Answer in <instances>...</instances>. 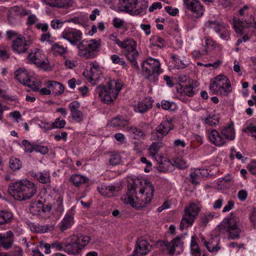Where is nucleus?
Wrapping results in <instances>:
<instances>
[{"label": "nucleus", "instance_id": "3", "mask_svg": "<svg viewBox=\"0 0 256 256\" xmlns=\"http://www.w3.org/2000/svg\"><path fill=\"white\" fill-rule=\"evenodd\" d=\"M122 87L120 80H111L108 82V86H98L96 92L98 94L101 100L106 104L114 101Z\"/></svg>", "mask_w": 256, "mask_h": 256}, {"label": "nucleus", "instance_id": "32", "mask_svg": "<svg viewBox=\"0 0 256 256\" xmlns=\"http://www.w3.org/2000/svg\"><path fill=\"white\" fill-rule=\"evenodd\" d=\"M124 55L127 58L128 60L132 64V66L136 69L138 70L139 66L136 62V58L138 56V52L136 50L130 52H126L124 53Z\"/></svg>", "mask_w": 256, "mask_h": 256}, {"label": "nucleus", "instance_id": "17", "mask_svg": "<svg viewBox=\"0 0 256 256\" xmlns=\"http://www.w3.org/2000/svg\"><path fill=\"white\" fill-rule=\"evenodd\" d=\"M82 34L78 30L71 29L62 32V38L68 40L72 45L76 46L80 42Z\"/></svg>", "mask_w": 256, "mask_h": 256}, {"label": "nucleus", "instance_id": "46", "mask_svg": "<svg viewBox=\"0 0 256 256\" xmlns=\"http://www.w3.org/2000/svg\"><path fill=\"white\" fill-rule=\"evenodd\" d=\"M203 120H204L206 124H208L212 126H216L219 123V118L213 116H209L204 118Z\"/></svg>", "mask_w": 256, "mask_h": 256}, {"label": "nucleus", "instance_id": "21", "mask_svg": "<svg viewBox=\"0 0 256 256\" xmlns=\"http://www.w3.org/2000/svg\"><path fill=\"white\" fill-rule=\"evenodd\" d=\"M80 107V104L77 101H74L68 105L72 117L77 122L82 121L84 117L82 112L78 110Z\"/></svg>", "mask_w": 256, "mask_h": 256}, {"label": "nucleus", "instance_id": "19", "mask_svg": "<svg viewBox=\"0 0 256 256\" xmlns=\"http://www.w3.org/2000/svg\"><path fill=\"white\" fill-rule=\"evenodd\" d=\"M205 26L213 29L216 33L220 32V36L223 40H226L230 36L229 32L224 30L218 21L209 20L206 23Z\"/></svg>", "mask_w": 256, "mask_h": 256}, {"label": "nucleus", "instance_id": "57", "mask_svg": "<svg viewBox=\"0 0 256 256\" xmlns=\"http://www.w3.org/2000/svg\"><path fill=\"white\" fill-rule=\"evenodd\" d=\"M30 230L36 233H43L42 226L39 224H32L30 225Z\"/></svg>", "mask_w": 256, "mask_h": 256}, {"label": "nucleus", "instance_id": "36", "mask_svg": "<svg viewBox=\"0 0 256 256\" xmlns=\"http://www.w3.org/2000/svg\"><path fill=\"white\" fill-rule=\"evenodd\" d=\"M12 214L8 211L2 210L0 212V225L8 224L10 222Z\"/></svg>", "mask_w": 256, "mask_h": 256}, {"label": "nucleus", "instance_id": "37", "mask_svg": "<svg viewBox=\"0 0 256 256\" xmlns=\"http://www.w3.org/2000/svg\"><path fill=\"white\" fill-rule=\"evenodd\" d=\"M217 90V94H220L223 96H228V94L232 90L230 81H228L226 84H223L222 86L220 87V88H218Z\"/></svg>", "mask_w": 256, "mask_h": 256}, {"label": "nucleus", "instance_id": "38", "mask_svg": "<svg viewBox=\"0 0 256 256\" xmlns=\"http://www.w3.org/2000/svg\"><path fill=\"white\" fill-rule=\"evenodd\" d=\"M214 216V212H206L200 215V224L206 226Z\"/></svg>", "mask_w": 256, "mask_h": 256}, {"label": "nucleus", "instance_id": "4", "mask_svg": "<svg viewBox=\"0 0 256 256\" xmlns=\"http://www.w3.org/2000/svg\"><path fill=\"white\" fill-rule=\"evenodd\" d=\"M142 74L146 79L156 84L162 70L160 61L150 58L144 60L142 64Z\"/></svg>", "mask_w": 256, "mask_h": 256}, {"label": "nucleus", "instance_id": "28", "mask_svg": "<svg viewBox=\"0 0 256 256\" xmlns=\"http://www.w3.org/2000/svg\"><path fill=\"white\" fill-rule=\"evenodd\" d=\"M220 134L226 139L229 140H232L235 138V132L232 124H230L222 128Z\"/></svg>", "mask_w": 256, "mask_h": 256}, {"label": "nucleus", "instance_id": "30", "mask_svg": "<svg viewBox=\"0 0 256 256\" xmlns=\"http://www.w3.org/2000/svg\"><path fill=\"white\" fill-rule=\"evenodd\" d=\"M47 87L48 88H52V92L54 94H60L64 91V86L60 83L55 81H49Z\"/></svg>", "mask_w": 256, "mask_h": 256}, {"label": "nucleus", "instance_id": "49", "mask_svg": "<svg viewBox=\"0 0 256 256\" xmlns=\"http://www.w3.org/2000/svg\"><path fill=\"white\" fill-rule=\"evenodd\" d=\"M110 164L112 166H116L120 163L121 158L118 154H113L110 156Z\"/></svg>", "mask_w": 256, "mask_h": 256}, {"label": "nucleus", "instance_id": "25", "mask_svg": "<svg viewBox=\"0 0 256 256\" xmlns=\"http://www.w3.org/2000/svg\"><path fill=\"white\" fill-rule=\"evenodd\" d=\"M229 80L226 76L219 75L215 78L214 80L210 84V89L213 92L214 94H217V90L222 86L223 84H226V82Z\"/></svg>", "mask_w": 256, "mask_h": 256}, {"label": "nucleus", "instance_id": "58", "mask_svg": "<svg viewBox=\"0 0 256 256\" xmlns=\"http://www.w3.org/2000/svg\"><path fill=\"white\" fill-rule=\"evenodd\" d=\"M200 252V248H198L197 244H191V253L193 256H198ZM203 256H206L203 254Z\"/></svg>", "mask_w": 256, "mask_h": 256}, {"label": "nucleus", "instance_id": "63", "mask_svg": "<svg viewBox=\"0 0 256 256\" xmlns=\"http://www.w3.org/2000/svg\"><path fill=\"white\" fill-rule=\"evenodd\" d=\"M40 126L44 132H46L47 131L52 129V124L48 122H42V124L40 125Z\"/></svg>", "mask_w": 256, "mask_h": 256}, {"label": "nucleus", "instance_id": "7", "mask_svg": "<svg viewBox=\"0 0 256 256\" xmlns=\"http://www.w3.org/2000/svg\"><path fill=\"white\" fill-rule=\"evenodd\" d=\"M200 210V208L194 203H192L185 208L184 214L182 216L180 226L182 231L184 228H187L192 224Z\"/></svg>", "mask_w": 256, "mask_h": 256}, {"label": "nucleus", "instance_id": "5", "mask_svg": "<svg viewBox=\"0 0 256 256\" xmlns=\"http://www.w3.org/2000/svg\"><path fill=\"white\" fill-rule=\"evenodd\" d=\"M88 236L73 235L67 238L65 242L64 252L70 254H76L90 241Z\"/></svg>", "mask_w": 256, "mask_h": 256}, {"label": "nucleus", "instance_id": "51", "mask_svg": "<svg viewBox=\"0 0 256 256\" xmlns=\"http://www.w3.org/2000/svg\"><path fill=\"white\" fill-rule=\"evenodd\" d=\"M22 144L24 147L26 152L31 153L34 151L35 144H30L28 140H24Z\"/></svg>", "mask_w": 256, "mask_h": 256}, {"label": "nucleus", "instance_id": "31", "mask_svg": "<svg viewBox=\"0 0 256 256\" xmlns=\"http://www.w3.org/2000/svg\"><path fill=\"white\" fill-rule=\"evenodd\" d=\"M136 44L132 39H128L122 42L120 47L124 50V53L136 50Z\"/></svg>", "mask_w": 256, "mask_h": 256}, {"label": "nucleus", "instance_id": "23", "mask_svg": "<svg viewBox=\"0 0 256 256\" xmlns=\"http://www.w3.org/2000/svg\"><path fill=\"white\" fill-rule=\"evenodd\" d=\"M74 212L73 208L68 210L65 215L63 220L59 224L60 229L64 232L74 224Z\"/></svg>", "mask_w": 256, "mask_h": 256}, {"label": "nucleus", "instance_id": "18", "mask_svg": "<svg viewBox=\"0 0 256 256\" xmlns=\"http://www.w3.org/2000/svg\"><path fill=\"white\" fill-rule=\"evenodd\" d=\"M151 246L146 240L141 238L137 240L134 254L130 256H144L150 250Z\"/></svg>", "mask_w": 256, "mask_h": 256}, {"label": "nucleus", "instance_id": "29", "mask_svg": "<svg viewBox=\"0 0 256 256\" xmlns=\"http://www.w3.org/2000/svg\"><path fill=\"white\" fill-rule=\"evenodd\" d=\"M152 103L148 98H145L140 102L137 106H136L135 110L136 112L140 113L145 112L148 108H150Z\"/></svg>", "mask_w": 256, "mask_h": 256}, {"label": "nucleus", "instance_id": "55", "mask_svg": "<svg viewBox=\"0 0 256 256\" xmlns=\"http://www.w3.org/2000/svg\"><path fill=\"white\" fill-rule=\"evenodd\" d=\"M242 131L247 133H252V136L254 137L256 140V126L250 124L246 128L243 129Z\"/></svg>", "mask_w": 256, "mask_h": 256}, {"label": "nucleus", "instance_id": "64", "mask_svg": "<svg viewBox=\"0 0 256 256\" xmlns=\"http://www.w3.org/2000/svg\"><path fill=\"white\" fill-rule=\"evenodd\" d=\"M247 168L252 174L256 175V160L252 162Z\"/></svg>", "mask_w": 256, "mask_h": 256}, {"label": "nucleus", "instance_id": "39", "mask_svg": "<svg viewBox=\"0 0 256 256\" xmlns=\"http://www.w3.org/2000/svg\"><path fill=\"white\" fill-rule=\"evenodd\" d=\"M150 44L158 48H161L165 46L164 40L158 36H153L150 40Z\"/></svg>", "mask_w": 256, "mask_h": 256}, {"label": "nucleus", "instance_id": "13", "mask_svg": "<svg viewBox=\"0 0 256 256\" xmlns=\"http://www.w3.org/2000/svg\"><path fill=\"white\" fill-rule=\"evenodd\" d=\"M250 19L252 20V22H248L246 20H243L242 18L240 20L234 16L233 18V28L234 29L236 33L239 34L240 36L244 34L243 30L246 28L252 27L254 28H256V22L252 15L250 16Z\"/></svg>", "mask_w": 256, "mask_h": 256}, {"label": "nucleus", "instance_id": "60", "mask_svg": "<svg viewBox=\"0 0 256 256\" xmlns=\"http://www.w3.org/2000/svg\"><path fill=\"white\" fill-rule=\"evenodd\" d=\"M165 10L169 14L172 16H176L179 12L178 8H172L170 6L165 7Z\"/></svg>", "mask_w": 256, "mask_h": 256}, {"label": "nucleus", "instance_id": "35", "mask_svg": "<svg viewBox=\"0 0 256 256\" xmlns=\"http://www.w3.org/2000/svg\"><path fill=\"white\" fill-rule=\"evenodd\" d=\"M172 58L173 60V63L178 69L184 68L188 66V61L180 59L176 55L172 56Z\"/></svg>", "mask_w": 256, "mask_h": 256}, {"label": "nucleus", "instance_id": "22", "mask_svg": "<svg viewBox=\"0 0 256 256\" xmlns=\"http://www.w3.org/2000/svg\"><path fill=\"white\" fill-rule=\"evenodd\" d=\"M120 188L114 185L102 184L97 188L98 191L103 196L111 198L115 196L116 192L119 191Z\"/></svg>", "mask_w": 256, "mask_h": 256}, {"label": "nucleus", "instance_id": "56", "mask_svg": "<svg viewBox=\"0 0 256 256\" xmlns=\"http://www.w3.org/2000/svg\"><path fill=\"white\" fill-rule=\"evenodd\" d=\"M64 22L60 20H54L51 21L50 26L54 30H58L61 28Z\"/></svg>", "mask_w": 256, "mask_h": 256}, {"label": "nucleus", "instance_id": "10", "mask_svg": "<svg viewBox=\"0 0 256 256\" xmlns=\"http://www.w3.org/2000/svg\"><path fill=\"white\" fill-rule=\"evenodd\" d=\"M180 238V236H177L170 242L167 240H158L156 246L162 253L173 254L177 248H181L182 246L183 242Z\"/></svg>", "mask_w": 256, "mask_h": 256}, {"label": "nucleus", "instance_id": "61", "mask_svg": "<svg viewBox=\"0 0 256 256\" xmlns=\"http://www.w3.org/2000/svg\"><path fill=\"white\" fill-rule=\"evenodd\" d=\"M140 162L146 164V167L144 168V172H149L152 166V163L144 157L141 158Z\"/></svg>", "mask_w": 256, "mask_h": 256}, {"label": "nucleus", "instance_id": "15", "mask_svg": "<svg viewBox=\"0 0 256 256\" xmlns=\"http://www.w3.org/2000/svg\"><path fill=\"white\" fill-rule=\"evenodd\" d=\"M138 2V0H120L119 10L132 16L138 15L140 14V12L136 10Z\"/></svg>", "mask_w": 256, "mask_h": 256}, {"label": "nucleus", "instance_id": "9", "mask_svg": "<svg viewBox=\"0 0 256 256\" xmlns=\"http://www.w3.org/2000/svg\"><path fill=\"white\" fill-rule=\"evenodd\" d=\"M173 129L174 125L172 120L166 118L151 132V138L154 140L161 141Z\"/></svg>", "mask_w": 256, "mask_h": 256}, {"label": "nucleus", "instance_id": "1", "mask_svg": "<svg viewBox=\"0 0 256 256\" xmlns=\"http://www.w3.org/2000/svg\"><path fill=\"white\" fill-rule=\"evenodd\" d=\"M128 192L124 198H122L126 204L134 206L136 201L140 202L143 206L150 202L154 196V188L148 180L134 179L128 185Z\"/></svg>", "mask_w": 256, "mask_h": 256}, {"label": "nucleus", "instance_id": "50", "mask_svg": "<svg viewBox=\"0 0 256 256\" xmlns=\"http://www.w3.org/2000/svg\"><path fill=\"white\" fill-rule=\"evenodd\" d=\"M52 50L56 54L62 55L66 52V49L57 44H54Z\"/></svg>", "mask_w": 256, "mask_h": 256}, {"label": "nucleus", "instance_id": "44", "mask_svg": "<svg viewBox=\"0 0 256 256\" xmlns=\"http://www.w3.org/2000/svg\"><path fill=\"white\" fill-rule=\"evenodd\" d=\"M72 0H56L54 7L67 8L72 5Z\"/></svg>", "mask_w": 256, "mask_h": 256}, {"label": "nucleus", "instance_id": "8", "mask_svg": "<svg viewBox=\"0 0 256 256\" xmlns=\"http://www.w3.org/2000/svg\"><path fill=\"white\" fill-rule=\"evenodd\" d=\"M238 219L234 216H230L225 218L219 226L220 229H224L228 232V238L232 240L237 239L240 238L241 232L238 228Z\"/></svg>", "mask_w": 256, "mask_h": 256}, {"label": "nucleus", "instance_id": "41", "mask_svg": "<svg viewBox=\"0 0 256 256\" xmlns=\"http://www.w3.org/2000/svg\"><path fill=\"white\" fill-rule=\"evenodd\" d=\"M30 211L34 214L40 215L42 212V202L38 200L36 204L32 205L30 208Z\"/></svg>", "mask_w": 256, "mask_h": 256}, {"label": "nucleus", "instance_id": "54", "mask_svg": "<svg viewBox=\"0 0 256 256\" xmlns=\"http://www.w3.org/2000/svg\"><path fill=\"white\" fill-rule=\"evenodd\" d=\"M34 151L45 154L48 152V150L46 146L35 144Z\"/></svg>", "mask_w": 256, "mask_h": 256}, {"label": "nucleus", "instance_id": "6", "mask_svg": "<svg viewBox=\"0 0 256 256\" xmlns=\"http://www.w3.org/2000/svg\"><path fill=\"white\" fill-rule=\"evenodd\" d=\"M100 42L96 40L88 41L83 40L78 45V54L80 57L86 59L92 58L96 54V52L100 48Z\"/></svg>", "mask_w": 256, "mask_h": 256}, {"label": "nucleus", "instance_id": "52", "mask_svg": "<svg viewBox=\"0 0 256 256\" xmlns=\"http://www.w3.org/2000/svg\"><path fill=\"white\" fill-rule=\"evenodd\" d=\"M66 124V122L64 120H61L60 118H58L52 124V128H62L64 127Z\"/></svg>", "mask_w": 256, "mask_h": 256}, {"label": "nucleus", "instance_id": "45", "mask_svg": "<svg viewBox=\"0 0 256 256\" xmlns=\"http://www.w3.org/2000/svg\"><path fill=\"white\" fill-rule=\"evenodd\" d=\"M35 177L42 184H47L50 181V176L47 174L38 172L35 174Z\"/></svg>", "mask_w": 256, "mask_h": 256}, {"label": "nucleus", "instance_id": "47", "mask_svg": "<svg viewBox=\"0 0 256 256\" xmlns=\"http://www.w3.org/2000/svg\"><path fill=\"white\" fill-rule=\"evenodd\" d=\"M138 4H136V10L140 12V14L144 12L148 6V2L144 0H138Z\"/></svg>", "mask_w": 256, "mask_h": 256}, {"label": "nucleus", "instance_id": "26", "mask_svg": "<svg viewBox=\"0 0 256 256\" xmlns=\"http://www.w3.org/2000/svg\"><path fill=\"white\" fill-rule=\"evenodd\" d=\"M179 88H177L178 92L184 93V94L192 97L194 95L195 92L194 91L193 81L188 80V84H180Z\"/></svg>", "mask_w": 256, "mask_h": 256}, {"label": "nucleus", "instance_id": "16", "mask_svg": "<svg viewBox=\"0 0 256 256\" xmlns=\"http://www.w3.org/2000/svg\"><path fill=\"white\" fill-rule=\"evenodd\" d=\"M31 43V40L28 38L26 40L24 37L19 36L13 40L12 46L14 52L18 54L24 53Z\"/></svg>", "mask_w": 256, "mask_h": 256}, {"label": "nucleus", "instance_id": "14", "mask_svg": "<svg viewBox=\"0 0 256 256\" xmlns=\"http://www.w3.org/2000/svg\"><path fill=\"white\" fill-rule=\"evenodd\" d=\"M31 62L38 67L44 70H51L48 60L44 54H41L40 51L36 52L34 54L30 53L28 56Z\"/></svg>", "mask_w": 256, "mask_h": 256}, {"label": "nucleus", "instance_id": "34", "mask_svg": "<svg viewBox=\"0 0 256 256\" xmlns=\"http://www.w3.org/2000/svg\"><path fill=\"white\" fill-rule=\"evenodd\" d=\"M88 178L80 174H73L70 178V181L76 186H79L85 183Z\"/></svg>", "mask_w": 256, "mask_h": 256}, {"label": "nucleus", "instance_id": "59", "mask_svg": "<svg viewBox=\"0 0 256 256\" xmlns=\"http://www.w3.org/2000/svg\"><path fill=\"white\" fill-rule=\"evenodd\" d=\"M248 196V193L247 190H241L238 191V198L240 201L245 200Z\"/></svg>", "mask_w": 256, "mask_h": 256}, {"label": "nucleus", "instance_id": "12", "mask_svg": "<svg viewBox=\"0 0 256 256\" xmlns=\"http://www.w3.org/2000/svg\"><path fill=\"white\" fill-rule=\"evenodd\" d=\"M15 76L20 83L30 88L33 90H38L39 82H36L31 76H28L25 70L18 69L15 72Z\"/></svg>", "mask_w": 256, "mask_h": 256}, {"label": "nucleus", "instance_id": "53", "mask_svg": "<svg viewBox=\"0 0 256 256\" xmlns=\"http://www.w3.org/2000/svg\"><path fill=\"white\" fill-rule=\"evenodd\" d=\"M111 60L114 64H118L120 65L123 66H124L126 65L124 60L116 54L112 55L111 56Z\"/></svg>", "mask_w": 256, "mask_h": 256}, {"label": "nucleus", "instance_id": "2", "mask_svg": "<svg viewBox=\"0 0 256 256\" xmlns=\"http://www.w3.org/2000/svg\"><path fill=\"white\" fill-rule=\"evenodd\" d=\"M36 191V185L26 179L12 183L8 188L9 194L19 201L30 199L34 196Z\"/></svg>", "mask_w": 256, "mask_h": 256}, {"label": "nucleus", "instance_id": "27", "mask_svg": "<svg viewBox=\"0 0 256 256\" xmlns=\"http://www.w3.org/2000/svg\"><path fill=\"white\" fill-rule=\"evenodd\" d=\"M129 124L128 120L122 116H118L112 118L108 123V125L112 127H118L120 128H125Z\"/></svg>", "mask_w": 256, "mask_h": 256}, {"label": "nucleus", "instance_id": "43", "mask_svg": "<svg viewBox=\"0 0 256 256\" xmlns=\"http://www.w3.org/2000/svg\"><path fill=\"white\" fill-rule=\"evenodd\" d=\"M172 165L180 169H184L187 167L186 161L180 156L176 157L173 160Z\"/></svg>", "mask_w": 256, "mask_h": 256}, {"label": "nucleus", "instance_id": "40", "mask_svg": "<svg viewBox=\"0 0 256 256\" xmlns=\"http://www.w3.org/2000/svg\"><path fill=\"white\" fill-rule=\"evenodd\" d=\"M164 146V144L162 142H153L149 148L150 154L154 157L157 154L158 150Z\"/></svg>", "mask_w": 256, "mask_h": 256}, {"label": "nucleus", "instance_id": "48", "mask_svg": "<svg viewBox=\"0 0 256 256\" xmlns=\"http://www.w3.org/2000/svg\"><path fill=\"white\" fill-rule=\"evenodd\" d=\"M65 242L56 240L51 244V246L52 248H55L58 251L64 250V251Z\"/></svg>", "mask_w": 256, "mask_h": 256}, {"label": "nucleus", "instance_id": "42", "mask_svg": "<svg viewBox=\"0 0 256 256\" xmlns=\"http://www.w3.org/2000/svg\"><path fill=\"white\" fill-rule=\"evenodd\" d=\"M10 167L13 171L17 170L22 167L20 160L17 158H12L9 160Z\"/></svg>", "mask_w": 256, "mask_h": 256}, {"label": "nucleus", "instance_id": "20", "mask_svg": "<svg viewBox=\"0 0 256 256\" xmlns=\"http://www.w3.org/2000/svg\"><path fill=\"white\" fill-rule=\"evenodd\" d=\"M14 234L11 230L5 233H0V245L5 250L10 249L14 242Z\"/></svg>", "mask_w": 256, "mask_h": 256}, {"label": "nucleus", "instance_id": "62", "mask_svg": "<svg viewBox=\"0 0 256 256\" xmlns=\"http://www.w3.org/2000/svg\"><path fill=\"white\" fill-rule=\"evenodd\" d=\"M124 24V21L123 20L117 18H114L113 20V25L116 28H122Z\"/></svg>", "mask_w": 256, "mask_h": 256}, {"label": "nucleus", "instance_id": "33", "mask_svg": "<svg viewBox=\"0 0 256 256\" xmlns=\"http://www.w3.org/2000/svg\"><path fill=\"white\" fill-rule=\"evenodd\" d=\"M52 209L56 212L58 214H62L64 212V208L62 204V198L60 197H58L57 199L54 200L52 203Z\"/></svg>", "mask_w": 256, "mask_h": 256}, {"label": "nucleus", "instance_id": "11", "mask_svg": "<svg viewBox=\"0 0 256 256\" xmlns=\"http://www.w3.org/2000/svg\"><path fill=\"white\" fill-rule=\"evenodd\" d=\"M184 8L190 12L187 16L193 18L201 17L204 12L202 6L198 0H183Z\"/></svg>", "mask_w": 256, "mask_h": 256}, {"label": "nucleus", "instance_id": "24", "mask_svg": "<svg viewBox=\"0 0 256 256\" xmlns=\"http://www.w3.org/2000/svg\"><path fill=\"white\" fill-rule=\"evenodd\" d=\"M208 134L209 140L215 146H220L225 144V139L216 130H208Z\"/></svg>", "mask_w": 256, "mask_h": 256}]
</instances>
